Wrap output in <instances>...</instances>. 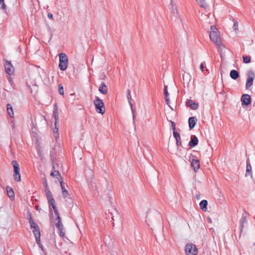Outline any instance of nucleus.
<instances>
[{"mask_svg": "<svg viewBox=\"0 0 255 255\" xmlns=\"http://www.w3.org/2000/svg\"><path fill=\"white\" fill-rule=\"evenodd\" d=\"M36 209H37V210H39V208L38 206L36 207Z\"/></svg>", "mask_w": 255, "mask_h": 255, "instance_id": "60", "label": "nucleus"}, {"mask_svg": "<svg viewBox=\"0 0 255 255\" xmlns=\"http://www.w3.org/2000/svg\"><path fill=\"white\" fill-rule=\"evenodd\" d=\"M55 136L56 138H57L58 137V136L56 135H55Z\"/></svg>", "mask_w": 255, "mask_h": 255, "instance_id": "61", "label": "nucleus"}, {"mask_svg": "<svg viewBox=\"0 0 255 255\" xmlns=\"http://www.w3.org/2000/svg\"><path fill=\"white\" fill-rule=\"evenodd\" d=\"M7 114L10 118H13L14 113L13 112L12 107L11 104H8L7 105Z\"/></svg>", "mask_w": 255, "mask_h": 255, "instance_id": "28", "label": "nucleus"}, {"mask_svg": "<svg viewBox=\"0 0 255 255\" xmlns=\"http://www.w3.org/2000/svg\"><path fill=\"white\" fill-rule=\"evenodd\" d=\"M228 55H230L229 50L224 46L221 47L220 55L221 59V64H225V63L227 62L226 59H227L226 57Z\"/></svg>", "mask_w": 255, "mask_h": 255, "instance_id": "9", "label": "nucleus"}, {"mask_svg": "<svg viewBox=\"0 0 255 255\" xmlns=\"http://www.w3.org/2000/svg\"><path fill=\"white\" fill-rule=\"evenodd\" d=\"M54 177H55L57 179H58V180L60 181H62V177L60 175V173H59V172L58 171H55V175H54Z\"/></svg>", "mask_w": 255, "mask_h": 255, "instance_id": "35", "label": "nucleus"}, {"mask_svg": "<svg viewBox=\"0 0 255 255\" xmlns=\"http://www.w3.org/2000/svg\"><path fill=\"white\" fill-rule=\"evenodd\" d=\"M8 81L11 83L12 82V78L10 77L8 78Z\"/></svg>", "mask_w": 255, "mask_h": 255, "instance_id": "53", "label": "nucleus"}, {"mask_svg": "<svg viewBox=\"0 0 255 255\" xmlns=\"http://www.w3.org/2000/svg\"><path fill=\"white\" fill-rule=\"evenodd\" d=\"M108 217L109 218H111V219L113 220H114V216L113 215V213H111V212H109L108 213Z\"/></svg>", "mask_w": 255, "mask_h": 255, "instance_id": "42", "label": "nucleus"}, {"mask_svg": "<svg viewBox=\"0 0 255 255\" xmlns=\"http://www.w3.org/2000/svg\"><path fill=\"white\" fill-rule=\"evenodd\" d=\"M57 215V218L56 220L57 221V222L55 224L56 227L58 229L59 231V235L60 237H64V233L63 232V225L62 224V222L61 221L60 217L59 216V213L57 212V214H55Z\"/></svg>", "mask_w": 255, "mask_h": 255, "instance_id": "11", "label": "nucleus"}, {"mask_svg": "<svg viewBox=\"0 0 255 255\" xmlns=\"http://www.w3.org/2000/svg\"><path fill=\"white\" fill-rule=\"evenodd\" d=\"M196 1L201 7L204 8V9H206L208 7V5L205 0H198Z\"/></svg>", "mask_w": 255, "mask_h": 255, "instance_id": "29", "label": "nucleus"}, {"mask_svg": "<svg viewBox=\"0 0 255 255\" xmlns=\"http://www.w3.org/2000/svg\"><path fill=\"white\" fill-rule=\"evenodd\" d=\"M6 192L8 196L11 199H14V194L13 191V189L11 187L9 186H7L6 187Z\"/></svg>", "mask_w": 255, "mask_h": 255, "instance_id": "27", "label": "nucleus"}, {"mask_svg": "<svg viewBox=\"0 0 255 255\" xmlns=\"http://www.w3.org/2000/svg\"><path fill=\"white\" fill-rule=\"evenodd\" d=\"M241 102L243 106H248L252 102L251 98L248 94H243L241 97Z\"/></svg>", "mask_w": 255, "mask_h": 255, "instance_id": "12", "label": "nucleus"}, {"mask_svg": "<svg viewBox=\"0 0 255 255\" xmlns=\"http://www.w3.org/2000/svg\"><path fill=\"white\" fill-rule=\"evenodd\" d=\"M0 4H1V9L3 10H5L6 9V5L4 2V0H0Z\"/></svg>", "mask_w": 255, "mask_h": 255, "instance_id": "38", "label": "nucleus"}, {"mask_svg": "<svg viewBox=\"0 0 255 255\" xmlns=\"http://www.w3.org/2000/svg\"><path fill=\"white\" fill-rule=\"evenodd\" d=\"M210 31V39L217 45L220 46L222 45V41L220 35V32L215 25H211Z\"/></svg>", "mask_w": 255, "mask_h": 255, "instance_id": "2", "label": "nucleus"}, {"mask_svg": "<svg viewBox=\"0 0 255 255\" xmlns=\"http://www.w3.org/2000/svg\"><path fill=\"white\" fill-rule=\"evenodd\" d=\"M171 110H173V108L172 107H169Z\"/></svg>", "mask_w": 255, "mask_h": 255, "instance_id": "64", "label": "nucleus"}, {"mask_svg": "<svg viewBox=\"0 0 255 255\" xmlns=\"http://www.w3.org/2000/svg\"><path fill=\"white\" fill-rule=\"evenodd\" d=\"M127 98H128V102H129V104L130 105V106L131 107V109H132V107H133V105L131 102V95H130V91L128 89V91H127Z\"/></svg>", "mask_w": 255, "mask_h": 255, "instance_id": "31", "label": "nucleus"}, {"mask_svg": "<svg viewBox=\"0 0 255 255\" xmlns=\"http://www.w3.org/2000/svg\"><path fill=\"white\" fill-rule=\"evenodd\" d=\"M47 16L50 19H52L53 18V14L50 12H49L48 13Z\"/></svg>", "mask_w": 255, "mask_h": 255, "instance_id": "44", "label": "nucleus"}, {"mask_svg": "<svg viewBox=\"0 0 255 255\" xmlns=\"http://www.w3.org/2000/svg\"><path fill=\"white\" fill-rule=\"evenodd\" d=\"M198 143V139L195 135H192L191 136L190 140L189 142L188 145L191 147L196 146Z\"/></svg>", "mask_w": 255, "mask_h": 255, "instance_id": "15", "label": "nucleus"}, {"mask_svg": "<svg viewBox=\"0 0 255 255\" xmlns=\"http://www.w3.org/2000/svg\"><path fill=\"white\" fill-rule=\"evenodd\" d=\"M36 242L38 245H40V233L36 232L35 234H34Z\"/></svg>", "mask_w": 255, "mask_h": 255, "instance_id": "30", "label": "nucleus"}, {"mask_svg": "<svg viewBox=\"0 0 255 255\" xmlns=\"http://www.w3.org/2000/svg\"><path fill=\"white\" fill-rule=\"evenodd\" d=\"M60 183L61 187V188H62V192L64 193V187L63 185V181H60Z\"/></svg>", "mask_w": 255, "mask_h": 255, "instance_id": "46", "label": "nucleus"}, {"mask_svg": "<svg viewBox=\"0 0 255 255\" xmlns=\"http://www.w3.org/2000/svg\"><path fill=\"white\" fill-rule=\"evenodd\" d=\"M90 187L92 190H96L99 196L102 198L112 203V197L110 196L112 188L109 181L106 178H101L95 182L92 181Z\"/></svg>", "mask_w": 255, "mask_h": 255, "instance_id": "1", "label": "nucleus"}, {"mask_svg": "<svg viewBox=\"0 0 255 255\" xmlns=\"http://www.w3.org/2000/svg\"><path fill=\"white\" fill-rule=\"evenodd\" d=\"M99 90L100 93L103 95H106L108 93V87L104 82H102L100 85Z\"/></svg>", "mask_w": 255, "mask_h": 255, "instance_id": "22", "label": "nucleus"}, {"mask_svg": "<svg viewBox=\"0 0 255 255\" xmlns=\"http://www.w3.org/2000/svg\"><path fill=\"white\" fill-rule=\"evenodd\" d=\"M11 123H12L11 127H12V128H14V123H13V122H11Z\"/></svg>", "mask_w": 255, "mask_h": 255, "instance_id": "54", "label": "nucleus"}, {"mask_svg": "<svg viewBox=\"0 0 255 255\" xmlns=\"http://www.w3.org/2000/svg\"><path fill=\"white\" fill-rule=\"evenodd\" d=\"M68 58L67 56L65 54V64H68Z\"/></svg>", "mask_w": 255, "mask_h": 255, "instance_id": "45", "label": "nucleus"}, {"mask_svg": "<svg viewBox=\"0 0 255 255\" xmlns=\"http://www.w3.org/2000/svg\"><path fill=\"white\" fill-rule=\"evenodd\" d=\"M5 71L8 75L10 76L14 73V68L13 65H5Z\"/></svg>", "mask_w": 255, "mask_h": 255, "instance_id": "21", "label": "nucleus"}, {"mask_svg": "<svg viewBox=\"0 0 255 255\" xmlns=\"http://www.w3.org/2000/svg\"><path fill=\"white\" fill-rule=\"evenodd\" d=\"M59 93L60 95H64V89L61 84L59 85Z\"/></svg>", "mask_w": 255, "mask_h": 255, "instance_id": "37", "label": "nucleus"}, {"mask_svg": "<svg viewBox=\"0 0 255 255\" xmlns=\"http://www.w3.org/2000/svg\"><path fill=\"white\" fill-rule=\"evenodd\" d=\"M244 63L247 64L251 62V57L250 56H243Z\"/></svg>", "mask_w": 255, "mask_h": 255, "instance_id": "32", "label": "nucleus"}, {"mask_svg": "<svg viewBox=\"0 0 255 255\" xmlns=\"http://www.w3.org/2000/svg\"><path fill=\"white\" fill-rule=\"evenodd\" d=\"M14 179L16 181H20L21 180L20 174H14Z\"/></svg>", "mask_w": 255, "mask_h": 255, "instance_id": "33", "label": "nucleus"}, {"mask_svg": "<svg viewBox=\"0 0 255 255\" xmlns=\"http://www.w3.org/2000/svg\"><path fill=\"white\" fill-rule=\"evenodd\" d=\"M230 75L231 78L234 80H237L240 76L239 73L236 70H232Z\"/></svg>", "mask_w": 255, "mask_h": 255, "instance_id": "25", "label": "nucleus"}, {"mask_svg": "<svg viewBox=\"0 0 255 255\" xmlns=\"http://www.w3.org/2000/svg\"><path fill=\"white\" fill-rule=\"evenodd\" d=\"M220 94H222L223 95H224V94H225V92L224 91H222L220 93Z\"/></svg>", "mask_w": 255, "mask_h": 255, "instance_id": "55", "label": "nucleus"}, {"mask_svg": "<svg viewBox=\"0 0 255 255\" xmlns=\"http://www.w3.org/2000/svg\"><path fill=\"white\" fill-rule=\"evenodd\" d=\"M182 79L184 84L185 83L188 84L191 79V76L188 73L184 72V74H182Z\"/></svg>", "mask_w": 255, "mask_h": 255, "instance_id": "24", "label": "nucleus"}, {"mask_svg": "<svg viewBox=\"0 0 255 255\" xmlns=\"http://www.w3.org/2000/svg\"><path fill=\"white\" fill-rule=\"evenodd\" d=\"M171 110H173V108L172 107H169Z\"/></svg>", "mask_w": 255, "mask_h": 255, "instance_id": "63", "label": "nucleus"}, {"mask_svg": "<svg viewBox=\"0 0 255 255\" xmlns=\"http://www.w3.org/2000/svg\"><path fill=\"white\" fill-rule=\"evenodd\" d=\"M204 65H200V69L203 72L204 69Z\"/></svg>", "mask_w": 255, "mask_h": 255, "instance_id": "47", "label": "nucleus"}, {"mask_svg": "<svg viewBox=\"0 0 255 255\" xmlns=\"http://www.w3.org/2000/svg\"><path fill=\"white\" fill-rule=\"evenodd\" d=\"M67 65H65V71L66 70V69L67 68Z\"/></svg>", "mask_w": 255, "mask_h": 255, "instance_id": "58", "label": "nucleus"}, {"mask_svg": "<svg viewBox=\"0 0 255 255\" xmlns=\"http://www.w3.org/2000/svg\"><path fill=\"white\" fill-rule=\"evenodd\" d=\"M173 135L174 138L176 139V144L177 147H178L179 146H181L182 145V142L180 133L177 131H174L173 132Z\"/></svg>", "mask_w": 255, "mask_h": 255, "instance_id": "20", "label": "nucleus"}, {"mask_svg": "<svg viewBox=\"0 0 255 255\" xmlns=\"http://www.w3.org/2000/svg\"><path fill=\"white\" fill-rule=\"evenodd\" d=\"M196 197L197 200L200 199V195L199 194H196Z\"/></svg>", "mask_w": 255, "mask_h": 255, "instance_id": "50", "label": "nucleus"}, {"mask_svg": "<svg viewBox=\"0 0 255 255\" xmlns=\"http://www.w3.org/2000/svg\"><path fill=\"white\" fill-rule=\"evenodd\" d=\"M186 105L188 107H190L192 110H195L198 108V103L195 102H193L191 99H188L186 102Z\"/></svg>", "mask_w": 255, "mask_h": 255, "instance_id": "14", "label": "nucleus"}, {"mask_svg": "<svg viewBox=\"0 0 255 255\" xmlns=\"http://www.w3.org/2000/svg\"><path fill=\"white\" fill-rule=\"evenodd\" d=\"M94 104L95 107L96 111L97 113L104 114L105 113V104L99 97L96 96L94 101Z\"/></svg>", "mask_w": 255, "mask_h": 255, "instance_id": "4", "label": "nucleus"}, {"mask_svg": "<svg viewBox=\"0 0 255 255\" xmlns=\"http://www.w3.org/2000/svg\"><path fill=\"white\" fill-rule=\"evenodd\" d=\"M160 218L161 215L158 212H149L147 213L146 217V222L147 223L148 225L149 226V223H155L159 220Z\"/></svg>", "mask_w": 255, "mask_h": 255, "instance_id": "3", "label": "nucleus"}, {"mask_svg": "<svg viewBox=\"0 0 255 255\" xmlns=\"http://www.w3.org/2000/svg\"><path fill=\"white\" fill-rule=\"evenodd\" d=\"M45 192L47 198V200L50 205L52 206V208L54 209L55 214L57 213V209L56 207V205L55 204V200L54 198L52 197V195L50 191L49 190L48 187L45 188Z\"/></svg>", "mask_w": 255, "mask_h": 255, "instance_id": "7", "label": "nucleus"}, {"mask_svg": "<svg viewBox=\"0 0 255 255\" xmlns=\"http://www.w3.org/2000/svg\"><path fill=\"white\" fill-rule=\"evenodd\" d=\"M29 222L31 228L33 230V234H35L36 232H40L39 227L36 223H35L32 220L31 215L29 214Z\"/></svg>", "mask_w": 255, "mask_h": 255, "instance_id": "13", "label": "nucleus"}, {"mask_svg": "<svg viewBox=\"0 0 255 255\" xmlns=\"http://www.w3.org/2000/svg\"><path fill=\"white\" fill-rule=\"evenodd\" d=\"M73 195L70 194L68 190L65 188V206L70 212L71 209L74 207Z\"/></svg>", "mask_w": 255, "mask_h": 255, "instance_id": "5", "label": "nucleus"}, {"mask_svg": "<svg viewBox=\"0 0 255 255\" xmlns=\"http://www.w3.org/2000/svg\"><path fill=\"white\" fill-rule=\"evenodd\" d=\"M248 78L246 84V88L248 89L252 85L254 79L255 78V75L254 72L253 70H250L248 72Z\"/></svg>", "mask_w": 255, "mask_h": 255, "instance_id": "10", "label": "nucleus"}, {"mask_svg": "<svg viewBox=\"0 0 255 255\" xmlns=\"http://www.w3.org/2000/svg\"><path fill=\"white\" fill-rule=\"evenodd\" d=\"M59 67L61 70L64 71V65H59Z\"/></svg>", "mask_w": 255, "mask_h": 255, "instance_id": "49", "label": "nucleus"}, {"mask_svg": "<svg viewBox=\"0 0 255 255\" xmlns=\"http://www.w3.org/2000/svg\"><path fill=\"white\" fill-rule=\"evenodd\" d=\"M7 62V64H11L10 61H6Z\"/></svg>", "mask_w": 255, "mask_h": 255, "instance_id": "59", "label": "nucleus"}, {"mask_svg": "<svg viewBox=\"0 0 255 255\" xmlns=\"http://www.w3.org/2000/svg\"><path fill=\"white\" fill-rule=\"evenodd\" d=\"M247 166H246V176H250L251 178L253 177L252 172V166L250 163V161L249 159L247 160L246 162Z\"/></svg>", "mask_w": 255, "mask_h": 255, "instance_id": "16", "label": "nucleus"}, {"mask_svg": "<svg viewBox=\"0 0 255 255\" xmlns=\"http://www.w3.org/2000/svg\"><path fill=\"white\" fill-rule=\"evenodd\" d=\"M43 182L45 185V188H48V187L47 182V180L46 178H44L43 179Z\"/></svg>", "mask_w": 255, "mask_h": 255, "instance_id": "41", "label": "nucleus"}, {"mask_svg": "<svg viewBox=\"0 0 255 255\" xmlns=\"http://www.w3.org/2000/svg\"><path fill=\"white\" fill-rule=\"evenodd\" d=\"M185 253L187 255H196L198 250L196 246L193 244H188L185 248Z\"/></svg>", "mask_w": 255, "mask_h": 255, "instance_id": "6", "label": "nucleus"}, {"mask_svg": "<svg viewBox=\"0 0 255 255\" xmlns=\"http://www.w3.org/2000/svg\"><path fill=\"white\" fill-rule=\"evenodd\" d=\"M238 22L237 21H236L234 22V25H233V27H234L235 30H238Z\"/></svg>", "mask_w": 255, "mask_h": 255, "instance_id": "40", "label": "nucleus"}, {"mask_svg": "<svg viewBox=\"0 0 255 255\" xmlns=\"http://www.w3.org/2000/svg\"><path fill=\"white\" fill-rule=\"evenodd\" d=\"M53 115H54L55 120V129H56V130L54 131V132H57L58 131L57 123L58 121V108L56 104L54 105V107Z\"/></svg>", "mask_w": 255, "mask_h": 255, "instance_id": "17", "label": "nucleus"}, {"mask_svg": "<svg viewBox=\"0 0 255 255\" xmlns=\"http://www.w3.org/2000/svg\"><path fill=\"white\" fill-rule=\"evenodd\" d=\"M170 122H171V127H172V129L173 130V132L177 131L176 129V124H175V123L174 122H172V121H170Z\"/></svg>", "mask_w": 255, "mask_h": 255, "instance_id": "39", "label": "nucleus"}, {"mask_svg": "<svg viewBox=\"0 0 255 255\" xmlns=\"http://www.w3.org/2000/svg\"><path fill=\"white\" fill-rule=\"evenodd\" d=\"M39 247L41 248L42 250H43V247L42 246V245L40 244V245H39Z\"/></svg>", "mask_w": 255, "mask_h": 255, "instance_id": "56", "label": "nucleus"}, {"mask_svg": "<svg viewBox=\"0 0 255 255\" xmlns=\"http://www.w3.org/2000/svg\"><path fill=\"white\" fill-rule=\"evenodd\" d=\"M190 159H191V166L193 170L196 172L200 167V161L196 156L192 154L191 155Z\"/></svg>", "mask_w": 255, "mask_h": 255, "instance_id": "8", "label": "nucleus"}, {"mask_svg": "<svg viewBox=\"0 0 255 255\" xmlns=\"http://www.w3.org/2000/svg\"><path fill=\"white\" fill-rule=\"evenodd\" d=\"M131 110H132V115H133V120L134 121H135V114H134V111H133L132 108L131 109Z\"/></svg>", "mask_w": 255, "mask_h": 255, "instance_id": "48", "label": "nucleus"}, {"mask_svg": "<svg viewBox=\"0 0 255 255\" xmlns=\"http://www.w3.org/2000/svg\"><path fill=\"white\" fill-rule=\"evenodd\" d=\"M165 98V101L166 104L167 105H168L169 106V107H170V105H169V102H170L169 99L168 98V97H166V98Z\"/></svg>", "mask_w": 255, "mask_h": 255, "instance_id": "43", "label": "nucleus"}, {"mask_svg": "<svg viewBox=\"0 0 255 255\" xmlns=\"http://www.w3.org/2000/svg\"><path fill=\"white\" fill-rule=\"evenodd\" d=\"M171 110H173V108L172 107H169Z\"/></svg>", "mask_w": 255, "mask_h": 255, "instance_id": "62", "label": "nucleus"}, {"mask_svg": "<svg viewBox=\"0 0 255 255\" xmlns=\"http://www.w3.org/2000/svg\"><path fill=\"white\" fill-rule=\"evenodd\" d=\"M247 222V217L246 215L243 214L242 218L240 220V234L243 232V229L244 227V223ZM241 237V235H240V237Z\"/></svg>", "mask_w": 255, "mask_h": 255, "instance_id": "18", "label": "nucleus"}, {"mask_svg": "<svg viewBox=\"0 0 255 255\" xmlns=\"http://www.w3.org/2000/svg\"><path fill=\"white\" fill-rule=\"evenodd\" d=\"M197 120L195 117H191L188 119L189 127L190 129H192L196 124Z\"/></svg>", "mask_w": 255, "mask_h": 255, "instance_id": "19", "label": "nucleus"}, {"mask_svg": "<svg viewBox=\"0 0 255 255\" xmlns=\"http://www.w3.org/2000/svg\"><path fill=\"white\" fill-rule=\"evenodd\" d=\"M14 168V174H20V168L19 165L16 160H13L11 162Z\"/></svg>", "mask_w": 255, "mask_h": 255, "instance_id": "23", "label": "nucleus"}, {"mask_svg": "<svg viewBox=\"0 0 255 255\" xmlns=\"http://www.w3.org/2000/svg\"><path fill=\"white\" fill-rule=\"evenodd\" d=\"M59 64H63L64 63V53H61L59 55Z\"/></svg>", "mask_w": 255, "mask_h": 255, "instance_id": "34", "label": "nucleus"}, {"mask_svg": "<svg viewBox=\"0 0 255 255\" xmlns=\"http://www.w3.org/2000/svg\"><path fill=\"white\" fill-rule=\"evenodd\" d=\"M200 208L203 211H206L207 210L208 201L206 200H202L200 204Z\"/></svg>", "mask_w": 255, "mask_h": 255, "instance_id": "26", "label": "nucleus"}, {"mask_svg": "<svg viewBox=\"0 0 255 255\" xmlns=\"http://www.w3.org/2000/svg\"><path fill=\"white\" fill-rule=\"evenodd\" d=\"M164 98H166V97H168V96L169 95L168 92L167 91V86H166V85H164Z\"/></svg>", "mask_w": 255, "mask_h": 255, "instance_id": "36", "label": "nucleus"}, {"mask_svg": "<svg viewBox=\"0 0 255 255\" xmlns=\"http://www.w3.org/2000/svg\"><path fill=\"white\" fill-rule=\"evenodd\" d=\"M208 222L209 223H211V222H212L211 219V218H209V217H208Z\"/></svg>", "mask_w": 255, "mask_h": 255, "instance_id": "51", "label": "nucleus"}, {"mask_svg": "<svg viewBox=\"0 0 255 255\" xmlns=\"http://www.w3.org/2000/svg\"><path fill=\"white\" fill-rule=\"evenodd\" d=\"M54 175H55V172H52L51 173H50V175L52 176H54Z\"/></svg>", "mask_w": 255, "mask_h": 255, "instance_id": "52", "label": "nucleus"}, {"mask_svg": "<svg viewBox=\"0 0 255 255\" xmlns=\"http://www.w3.org/2000/svg\"><path fill=\"white\" fill-rule=\"evenodd\" d=\"M39 247L41 248L42 250H43V247L42 246V245L40 244V245H39Z\"/></svg>", "mask_w": 255, "mask_h": 255, "instance_id": "57", "label": "nucleus"}]
</instances>
